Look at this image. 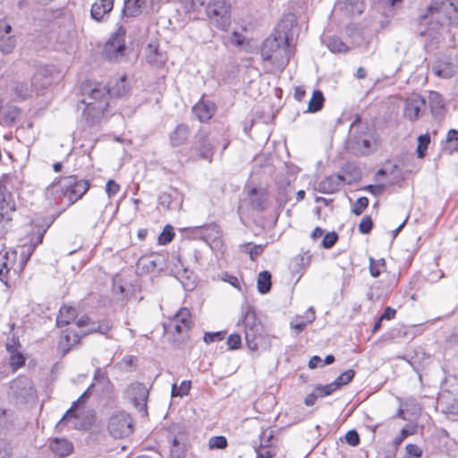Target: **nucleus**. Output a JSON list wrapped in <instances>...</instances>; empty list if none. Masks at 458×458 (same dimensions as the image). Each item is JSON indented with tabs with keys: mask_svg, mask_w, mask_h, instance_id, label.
<instances>
[{
	"mask_svg": "<svg viewBox=\"0 0 458 458\" xmlns=\"http://www.w3.org/2000/svg\"><path fill=\"white\" fill-rule=\"evenodd\" d=\"M223 339H224V333L222 331L206 333L203 337L204 342L207 344L218 342Z\"/></svg>",
	"mask_w": 458,
	"mask_h": 458,
	"instance_id": "obj_58",
	"label": "nucleus"
},
{
	"mask_svg": "<svg viewBox=\"0 0 458 458\" xmlns=\"http://www.w3.org/2000/svg\"><path fill=\"white\" fill-rule=\"evenodd\" d=\"M430 143V136L429 133L421 134L418 137V146H417V156L420 158H423L426 155L427 148Z\"/></svg>",
	"mask_w": 458,
	"mask_h": 458,
	"instance_id": "obj_41",
	"label": "nucleus"
},
{
	"mask_svg": "<svg viewBox=\"0 0 458 458\" xmlns=\"http://www.w3.org/2000/svg\"><path fill=\"white\" fill-rule=\"evenodd\" d=\"M192 111L200 122H207L215 113V105L211 102L199 101L193 106Z\"/></svg>",
	"mask_w": 458,
	"mask_h": 458,
	"instance_id": "obj_24",
	"label": "nucleus"
},
{
	"mask_svg": "<svg viewBox=\"0 0 458 458\" xmlns=\"http://www.w3.org/2000/svg\"><path fill=\"white\" fill-rule=\"evenodd\" d=\"M8 396L16 403H27L36 397V390L32 381L21 376L10 382Z\"/></svg>",
	"mask_w": 458,
	"mask_h": 458,
	"instance_id": "obj_10",
	"label": "nucleus"
},
{
	"mask_svg": "<svg viewBox=\"0 0 458 458\" xmlns=\"http://www.w3.org/2000/svg\"><path fill=\"white\" fill-rule=\"evenodd\" d=\"M140 262L148 270L153 271L161 263V259L159 257L144 258L140 259Z\"/></svg>",
	"mask_w": 458,
	"mask_h": 458,
	"instance_id": "obj_51",
	"label": "nucleus"
},
{
	"mask_svg": "<svg viewBox=\"0 0 458 458\" xmlns=\"http://www.w3.org/2000/svg\"><path fill=\"white\" fill-rule=\"evenodd\" d=\"M9 354H10V365L14 370L18 369L19 368H21L24 365L25 357L20 351L11 352Z\"/></svg>",
	"mask_w": 458,
	"mask_h": 458,
	"instance_id": "obj_47",
	"label": "nucleus"
},
{
	"mask_svg": "<svg viewBox=\"0 0 458 458\" xmlns=\"http://www.w3.org/2000/svg\"><path fill=\"white\" fill-rule=\"evenodd\" d=\"M120 190L119 184H117L114 180H109L106 185V191L109 198L116 195Z\"/></svg>",
	"mask_w": 458,
	"mask_h": 458,
	"instance_id": "obj_60",
	"label": "nucleus"
},
{
	"mask_svg": "<svg viewBox=\"0 0 458 458\" xmlns=\"http://www.w3.org/2000/svg\"><path fill=\"white\" fill-rule=\"evenodd\" d=\"M11 32L12 26L4 20H0V51L4 55L12 53L16 45L15 38Z\"/></svg>",
	"mask_w": 458,
	"mask_h": 458,
	"instance_id": "obj_17",
	"label": "nucleus"
},
{
	"mask_svg": "<svg viewBox=\"0 0 458 458\" xmlns=\"http://www.w3.org/2000/svg\"><path fill=\"white\" fill-rule=\"evenodd\" d=\"M125 93V87L117 89H106L99 83H87L82 87L83 99L85 105L83 116L90 124L98 123L109 105L108 99L111 95L121 96Z\"/></svg>",
	"mask_w": 458,
	"mask_h": 458,
	"instance_id": "obj_2",
	"label": "nucleus"
},
{
	"mask_svg": "<svg viewBox=\"0 0 458 458\" xmlns=\"http://www.w3.org/2000/svg\"><path fill=\"white\" fill-rule=\"evenodd\" d=\"M46 230H43L38 235L37 242L30 244L29 246H23L21 252V259L18 264H16L17 250H10L4 252H0V281L7 284L8 274L11 269L14 273H21L25 267L28 260L34 252L37 245L42 242L43 236Z\"/></svg>",
	"mask_w": 458,
	"mask_h": 458,
	"instance_id": "obj_6",
	"label": "nucleus"
},
{
	"mask_svg": "<svg viewBox=\"0 0 458 458\" xmlns=\"http://www.w3.org/2000/svg\"><path fill=\"white\" fill-rule=\"evenodd\" d=\"M227 446V439L224 436L212 437L208 440V448L214 449H225Z\"/></svg>",
	"mask_w": 458,
	"mask_h": 458,
	"instance_id": "obj_46",
	"label": "nucleus"
},
{
	"mask_svg": "<svg viewBox=\"0 0 458 458\" xmlns=\"http://www.w3.org/2000/svg\"><path fill=\"white\" fill-rule=\"evenodd\" d=\"M414 431L413 427L406 426L403 428L400 435L394 439V445L397 448L407 437L414 434Z\"/></svg>",
	"mask_w": 458,
	"mask_h": 458,
	"instance_id": "obj_49",
	"label": "nucleus"
},
{
	"mask_svg": "<svg viewBox=\"0 0 458 458\" xmlns=\"http://www.w3.org/2000/svg\"><path fill=\"white\" fill-rule=\"evenodd\" d=\"M243 326L248 348L259 351L268 347V336L263 335V327L258 320L252 307L246 305L242 308L241 318L237 326Z\"/></svg>",
	"mask_w": 458,
	"mask_h": 458,
	"instance_id": "obj_5",
	"label": "nucleus"
},
{
	"mask_svg": "<svg viewBox=\"0 0 458 458\" xmlns=\"http://www.w3.org/2000/svg\"><path fill=\"white\" fill-rule=\"evenodd\" d=\"M293 26V20L290 26L285 21H282L273 36L263 42L261 57L269 72H282L289 64L294 53V46L292 44L293 35L291 31Z\"/></svg>",
	"mask_w": 458,
	"mask_h": 458,
	"instance_id": "obj_1",
	"label": "nucleus"
},
{
	"mask_svg": "<svg viewBox=\"0 0 458 458\" xmlns=\"http://www.w3.org/2000/svg\"><path fill=\"white\" fill-rule=\"evenodd\" d=\"M146 0H124L123 13L126 17H136L141 13Z\"/></svg>",
	"mask_w": 458,
	"mask_h": 458,
	"instance_id": "obj_30",
	"label": "nucleus"
},
{
	"mask_svg": "<svg viewBox=\"0 0 458 458\" xmlns=\"http://www.w3.org/2000/svg\"><path fill=\"white\" fill-rule=\"evenodd\" d=\"M174 327L178 333H183L184 331L191 328V315L188 309H181L174 317Z\"/></svg>",
	"mask_w": 458,
	"mask_h": 458,
	"instance_id": "obj_21",
	"label": "nucleus"
},
{
	"mask_svg": "<svg viewBox=\"0 0 458 458\" xmlns=\"http://www.w3.org/2000/svg\"><path fill=\"white\" fill-rule=\"evenodd\" d=\"M352 150L356 154L368 155L371 151V142L367 138L354 137Z\"/></svg>",
	"mask_w": 458,
	"mask_h": 458,
	"instance_id": "obj_33",
	"label": "nucleus"
},
{
	"mask_svg": "<svg viewBox=\"0 0 458 458\" xmlns=\"http://www.w3.org/2000/svg\"><path fill=\"white\" fill-rule=\"evenodd\" d=\"M241 250L243 252L249 254L250 259L251 260H256V259L261 255L264 250V245L261 244H252L251 242L244 243L241 245Z\"/></svg>",
	"mask_w": 458,
	"mask_h": 458,
	"instance_id": "obj_37",
	"label": "nucleus"
},
{
	"mask_svg": "<svg viewBox=\"0 0 458 458\" xmlns=\"http://www.w3.org/2000/svg\"><path fill=\"white\" fill-rule=\"evenodd\" d=\"M420 25L428 26L421 30V35L431 36V30H437L444 23L458 24V3L454 0L433 1L427 8L425 14L420 17Z\"/></svg>",
	"mask_w": 458,
	"mask_h": 458,
	"instance_id": "obj_3",
	"label": "nucleus"
},
{
	"mask_svg": "<svg viewBox=\"0 0 458 458\" xmlns=\"http://www.w3.org/2000/svg\"><path fill=\"white\" fill-rule=\"evenodd\" d=\"M203 241L213 250L220 251L223 249V233L220 226L216 223L203 225Z\"/></svg>",
	"mask_w": 458,
	"mask_h": 458,
	"instance_id": "obj_14",
	"label": "nucleus"
},
{
	"mask_svg": "<svg viewBox=\"0 0 458 458\" xmlns=\"http://www.w3.org/2000/svg\"><path fill=\"white\" fill-rule=\"evenodd\" d=\"M337 5L351 15L360 14L364 7L361 0H337Z\"/></svg>",
	"mask_w": 458,
	"mask_h": 458,
	"instance_id": "obj_29",
	"label": "nucleus"
},
{
	"mask_svg": "<svg viewBox=\"0 0 458 458\" xmlns=\"http://www.w3.org/2000/svg\"><path fill=\"white\" fill-rule=\"evenodd\" d=\"M147 59L149 64L154 65H160L164 63V59L162 55L158 54L157 48H152V46H148V53L147 55Z\"/></svg>",
	"mask_w": 458,
	"mask_h": 458,
	"instance_id": "obj_48",
	"label": "nucleus"
},
{
	"mask_svg": "<svg viewBox=\"0 0 458 458\" xmlns=\"http://www.w3.org/2000/svg\"><path fill=\"white\" fill-rule=\"evenodd\" d=\"M458 71V64H454L445 59L437 60L432 65V72L441 79H451Z\"/></svg>",
	"mask_w": 458,
	"mask_h": 458,
	"instance_id": "obj_18",
	"label": "nucleus"
},
{
	"mask_svg": "<svg viewBox=\"0 0 458 458\" xmlns=\"http://www.w3.org/2000/svg\"><path fill=\"white\" fill-rule=\"evenodd\" d=\"M426 100L421 96L414 94L405 100L403 114L410 121L418 120L422 114Z\"/></svg>",
	"mask_w": 458,
	"mask_h": 458,
	"instance_id": "obj_15",
	"label": "nucleus"
},
{
	"mask_svg": "<svg viewBox=\"0 0 458 458\" xmlns=\"http://www.w3.org/2000/svg\"><path fill=\"white\" fill-rule=\"evenodd\" d=\"M11 444L4 439H0V458H11Z\"/></svg>",
	"mask_w": 458,
	"mask_h": 458,
	"instance_id": "obj_57",
	"label": "nucleus"
},
{
	"mask_svg": "<svg viewBox=\"0 0 458 458\" xmlns=\"http://www.w3.org/2000/svg\"><path fill=\"white\" fill-rule=\"evenodd\" d=\"M174 236V233L173 232V228L171 226H166L159 235L158 242L160 244H166L173 240Z\"/></svg>",
	"mask_w": 458,
	"mask_h": 458,
	"instance_id": "obj_52",
	"label": "nucleus"
},
{
	"mask_svg": "<svg viewBox=\"0 0 458 458\" xmlns=\"http://www.w3.org/2000/svg\"><path fill=\"white\" fill-rule=\"evenodd\" d=\"M406 453L409 456L420 458L422 455V450L417 445L408 444L406 445Z\"/></svg>",
	"mask_w": 458,
	"mask_h": 458,
	"instance_id": "obj_63",
	"label": "nucleus"
},
{
	"mask_svg": "<svg viewBox=\"0 0 458 458\" xmlns=\"http://www.w3.org/2000/svg\"><path fill=\"white\" fill-rule=\"evenodd\" d=\"M190 135L188 125L182 123L170 133L169 139L172 147H180L186 142Z\"/></svg>",
	"mask_w": 458,
	"mask_h": 458,
	"instance_id": "obj_23",
	"label": "nucleus"
},
{
	"mask_svg": "<svg viewBox=\"0 0 458 458\" xmlns=\"http://www.w3.org/2000/svg\"><path fill=\"white\" fill-rule=\"evenodd\" d=\"M124 395L131 401L139 411L147 414L148 390L144 384L139 382L131 383L125 389Z\"/></svg>",
	"mask_w": 458,
	"mask_h": 458,
	"instance_id": "obj_13",
	"label": "nucleus"
},
{
	"mask_svg": "<svg viewBox=\"0 0 458 458\" xmlns=\"http://www.w3.org/2000/svg\"><path fill=\"white\" fill-rule=\"evenodd\" d=\"M344 182V176L332 174L323 179L318 185L317 190L325 194H331L337 191Z\"/></svg>",
	"mask_w": 458,
	"mask_h": 458,
	"instance_id": "obj_19",
	"label": "nucleus"
},
{
	"mask_svg": "<svg viewBox=\"0 0 458 458\" xmlns=\"http://www.w3.org/2000/svg\"><path fill=\"white\" fill-rule=\"evenodd\" d=\"M16 177L13 174H4L0 178V224L5 225L13 220L16 206L8 188H14Z\"/></svg>",
	"mask_w": 458,
	"mask_h": 458,
	"instance_id": "obj_8",
	"label": "nucleus"
},
{
	"mask_svg": "<svg viewBox=\"0 0 458 458\" xmlns=\"http://www.w3.org/2000/svg\"><path fill=\"white\" fill-rule=\"evenodd\" d=\"M186 450V444L178 437L173 439V445L171 447V455L173 458H182Z\"/></svg>",
	"mask_w": 458,
	"mask_h": 458,
	"instance_id": "obj_39",
	"label": "nucleus"
},
{
	"mask_svg": "<svg viewBox=\"0 0 458 458\" xmlns=\"http://www.w3.org/2000/svg\"><path fill=\"white\" fill-rule=\"evenodd\" d=\"M5 348L9 353L19 351L20 344L14 337L8 338L5 344Z\"/></svg>",
	"mask_w": 458,
	"mask_h": 458,
	"instance_id": "obj_64",
	"label": "nucleus"
},
{
	"mask_svg": "<svg viewBox=\"0 0 458 458\" xmlns=\"http://www.w3.org/2000/svg\"><path fill=\"white\" fill-rule=\"evenodd\" d=\"M372 226H373V222H372L371 217L369 216H366L361 219V221L359 225V230L361 233L366 234L371 231Z\"/></svg>",
	"mask_w": 458,
	"mask_h": 458,
	"instance_id": "obj_55",
	"label": "nucleus"
},
{
	"mask_svg": "<svg viewBox=\"0 0 458 458\" xmlns=\"http://www.w3.org/2000/svg\"><path fill=\"white\" fill-rule=\"evenodd\" d=\"M249 199L252 208L262 211L266 208L268 194L264 189L252 188L249 191Z\"/></svg>",
	"mask_w": 458,
	"mask_h": 458,
	"instance_id": "obj_22",
	"label": "nucleus"
},
{
	"mask_svg": "<svg viewBox=\"0 0 458 458\" xmlns=\"http://www.w3.org/2000/svg\"><path fill=\"white\" fill-rule=\"evenodd\" d=\"M20 114V110L14 106H8L2 108L0 112V123L4 125H10L13 123Z\"/></svg>",
	"mask_w": 458,
	"mask_h": 458,
	"instance_id": "obj_31",
	"label": "nucleus"
},
{
	"mask_svg": "<svg viewBox=\"0 0 458 458\" xmlns=\"http://www.w3.org/2000/svg\"><path fill=\"white\" fill-rule=\"evenodd\" d=\"M364 190L369 191L373 196L377 197V196H380L384 192L385 186L383 184H376V185L369 184V185H367L364 188Z\"/></svg>",
	"mask_w": 458,
	"mask_h": 458,
	"instance_id": "obj_62",
	"label": "nucleus"
},
{
	"mask_svg": "<svg viewBox=\"0 0 458 458\" xmlns=\"http://www.w3.org/2000/svg\"><path fill=\"white\" fill-rule=\"evenodd\" d=\"M185 232L188 236L193 238V239H199L203 241V225L201 226H193V227H188L185 229Z\"/></svg>",
	"mask_w": 458,
	"mask_h": 458,
	"instance_id": "obj_53",
	"label": "nucleus"
},
{
	"mask_svg": "<svg viewBox=\"0 0 458 458\" xmlns=\"http://www.w3.org/2000/svg\"><path fill=\"white\" fill-rule=\"evenodd\" d=\"M51 450L60 457L69 455L72 449V444L64 438H55L50 444Z\"/></svg>",
	"mask_w": 458,
	"mask_h": 458,
	"instance_id": "obj_25",
	"label": "nucleus"
},
{
	"mask_svg": "<svg viewBox=\"0 0 458 458\" xmlns=\"http://www.w3.org/2000/svg\"><path fill=\"white\" fill-rule=\"evenodd\" d=\"M92 386L93 385L89 386V387L80 396V398L72 403L71 408L66 411V412L57 423V427L61 426L64 421L70 420L72 418L76 419L79 416L78 411L80 409L81 403H82L84 399L88 397V392Z\"/></svg>",
	"mask_w": 458,
	"mask_h": 458,
	"instance_id": "obj_28",
	"label": "nucleus"
},
{
	"mask_svg": "<svg viewBox=\"0 0 458 458\" xmlns=\"http://www.w3.org/2000/svg\"><path fill=\"white\" fill-rule=\"evenodd\" d=\"M191 383L189 380L182 381L180 386L174 384L172 386V397H183L187 395L191 390Z\"/></svg>",
	"mask_w": 458,
	"mask_h": 458,
	"instance_id": "obj_40",
	"label": "nucleus"
},
{
	"mask_svg": "<svg viewBox=\"0 0 458 458\" xmlns=\"http://www.w3.org/2000/svg\"><path fill=\"white\" fill-rule=\"evenodd\" d=\"M231 6L225 0H210L206 6V14L219 30H227L231 24Z\"/></svg>",
	"mask_w": 458,
	"mask_h": 458,
	"instance_id": "obj_9",
	"label": "nucleus"
},
{
	"mask_svg": "<svg viewBox=\"0 0 458 458\" xmlns=\"http://www.w3.org/2000/svg\"><path fill=\"white\" fill-rule=\"evenodd\" d=\"M221 279L223 281L230 284L234 288H237L239 291H242L241 285H240V281H239V279L235 276L230 275L228 273H225L222 276Z\"/></svg>",
	"mask_w": 458,
	"mask_h": 458,
	"instance_id": "obj_61",
	"label": "nucleus"
},
{
	"mask_svg": "<svg viewBox=\"0 0 458 458\" xmlns=\"http://www.w3.org/2000/svg\"><path fill=\"white\" fill-rule=\"evenodd\" d=\"M89 187L87 181L71 175L49 185L46 190V197L49 200V205L62 204L66 199V205L70 206L82 198Z\"/></svg>",
	"mask_w": 458,
	"mask_h": 458,
	"instance_id": "obj_4",
	"label": "nucleus"
},
{
	"mask_svg": "<svg viewBox=\"0 0 458 458\" xmlns=\"http://www.w3.org/2000/svg\"><path fill=\"white\" fill-rule=\"evenodd\" d=\"M444 151L449 155L458 151V131L451 129L447 131Z\"/></svg>",
	"mask_w": 458,
	"mask_h": 458,
	"instance_id": "obj_32",
	"label": "nucleus"
},
{
	"mask_svg": "<svg viewBox=\"0 0 458 458\" xmlns=\"http://www.w3.org/2000/svg\"><path fill=\"white\" fill-rule=\"evenodd\" d=\"M258 291L262 293H267L271 289V274L268 271H261L257 280Z\"/></svg>",
	"mask_w": 458,
	"mask_h": 458,
	"instance_id": "obj_34",
	"label": "nucleus"
},
{
	"mask_svg": "<svg viewBox=\"0 0 458 458\" xmlns=\"http://www.w3.org/2000/svg\"><path fill=\"white\" fill-rule=\"evenodd\" d=\"M369 273L371 276L377 277L386 271V266L384 259H374L369 257Z\"/></svg>",
	"mask_w": 458,
	"mask_h": 458,
	"instance_id": "obj_35",
	"label": "nucleus"
},
{
	"mask_svg": "<svg viewBox=\"0 0 458 458\" xmlns=\"http://www.w3.org/2000/svg\"><path fill=\"white\" fill-rule=\"evenodd\" d=\"M345 441L352 446H356L360 443V436L356 430H349L345 434Z\"/></svg>",
	"mask_w": 458,
	"mask_h": 458,
	"instance_id": "obj_59",
	"label": "nucleus"
},
{
	"mask_svg": "<svg viewBox=\"0 0 458 458\" xmlns=\"http://www.w3.org/2000/svg\"><path fill=\"white\" fill-rule=\"evenodd\" d=\"M124 51V31L119 30L106 43L103 55L109 61L117 62L123 56Z\"/></svg>",
	"mask_w": 458,
	"mask_h": 458,
	"instance_id": "obj_12",
	"label": "nucleus"
},
{
	"mask_svg": "<svg viewBox=\"0 0 458 458\" xmlns=\"http://www.w3.org/2000/svg\"><path fill=\"white\" fill-rule=\"evenodd\" d=\"M114 0H96L92 4L90 14L92 19L100 21L113 10Z\"/></svg>",
	"mask_w": 458,
	"mask_h": 458,
	"instance_id": "obj_20",
	"label": "nucleus"
},
{
	"mask_svg": "<svg viewBox=\"0 0 458 458\" xmlns=\"http://www.w3.org/2000/svg\"><path fill=\"white\" fill-rule=\"evenodd\" d=\"M428 105L434 116H442L444 114V98L436 91H430L428 95Z\"/></svg>",
	"mask_w": 458,
	"mask_h": 458,
	"instance_id": "obj_26",
	"label": "nucleus"
},
{
	"mask_svg": "<svg viewBox=\"0 0 458 458\" xmlns=\"http://www.w3.org/2000/svg\"><path fill=\"white\" fill-rule=\"evenodd\" d=\"M108 430L114 438H123L132 433V419L123 411H114L108 423Z\"/></svg>",
	"mask_w": 458,
	"mask_h": 458,
	"instance_id": "obj_11",
	"label": "nucleus"
},
{
	"mask_svg": "<svg viewBox=\"0 0 458 458\" xmlns=\"http://www.w3.org/2000/svg\"><path fill=\"white\" fill-rule=\"evenodd\" d=\"M328 49L333 53H343L347 51L348 47L338 38H329L327 42Z\"/></svg>",
	"mask_w": 458,
	"mask_h": 458,
	"instance_id": "obj_42",
	"label": "nucleus"
},
{
	"mask_svg": "<svg viewBox=\"0 0 458 458\" xmlns=\"http://www.w3.org/2000/svg\"><path fill=\"white\" fill-rule=\"evenodd\" d=\"M13 89L18 98H25L32 92V83L16 81Z\"/></svg>",
	"mask_w": 458,
	"mask_h": 458,
	"instance_id": "obj_38",
	"label": "nucleus"
},
{
	"mask_svg": "<svg viewBox=\"0 0 458 458\" xmlns=\"http://www.w3.org/2000/svg\"><path fill=\"white\" fill-rule=\"evenodd\" d=\"M80 330L76 331L68 328L59 342V349L66 353L72 346L80 343L81 336L91 334L99 333L106 335L110 330V326L106 322H98L89 324L88 317L79 318L74 324Z\"/></svg>",
	"mask_w": 458,
	"mask_h": 458,
	"instance_id": "obj_7",
	"label": "nucleus"
},
{
	"mask_svg": "<svg viewBox=\"0 0 458 458\" xmlns=\"http://www.w3.org/2000/svg\"><path fill=\"white\" fill-rule=\"evenodd\" d=\"M77 311L73 307L64 305L59 310V314L56 318V325L58 327L67 326L75 319Z\"/></svg>",
	"mask_w": 458,
	"mask_h": 458,
	"instance_id": "obj_27",
	"label": "nucleus"
},
{
	"mask_svg": "<svg viewBox=\"0 0 458 458\" xmlns=\"http://www.w3.org/2000/svg\"><path fill=\"white\" fill-rule=\"evenodd\" d=\"M337 239H338V235L336 234V233H335V232L327 233L322 240V245L326 249H330L335 245Z\"/></svg>",
	"mask_w": 458,
	"mask_h": 458,
	"instance_id": "obj_54",
	"label": "nucleus"
},
{
	"mask_svg": "<svg viewBox=\"0 0 458 458\" xmlns=\"http://www.w3.org/2000/svg\"><path fill=\"white\" fill-rule=\"evenodd\" d=\"M196 149L199 154V157L211 162L213 156V143L208 133L199 131L195 135Z\"/></svg>",
	"mask_w": 458,
	"mask_h": 458,
	"instance_id": "obj_16",
	"label": "nucleus"
},
{
	"mask_svg": "<svg viewBox=\"0 0 458 458\" xmlns=\"http://www.w3.org/2000/svg\"><path fill=\"white\" fill-rule=\"evenodd\" d=\"M242 344L241 335L238 334H231L227 338V345L230 350H237Z\"/></svg>",
	"mask_w": 458,
	"mask_h": 458,
	"instance_id": "obj_56",
	"label": "nucleus"
},
{
	"mask_svg": "<svg viewBox=\"0 0 458 458\" xmlns=\"http://www.w3.org/2000/svg\"><path fill=\"white\" fill-rule=\"evenodd\" d=\"M368 205H369L368 198L360 197L355 201L352 211L356 216H360L364 211V209L368 207Z\"/></svg>",
	"mask_w": 458,
	"mask_h": 458,
	"instance_id": "obj_50",
	"label": "nucleus"
},
{
	"mask_svg": "<svg viewBox=\"0 0 458 458\" xmlns=\"http://www.w3.org/2000/svg\"><path fill=\"white\" fill-rule=\"evenodd\" d=\"M324 103V96L321 91L314 90L311 98L309 101L308 112L316 113L319 111Z\"/></svg>",
	"mask_w": 458,
	"mask_h": 458,
	"instance_id": "obj_36",
	"label": "nucleus"
},
{
	"mask_svg": "<svg viewBox=\"0 0 458 458\" xmlns=\"http://www.w3.org/2000/svg\"><path fill=\"white\" fill-rule=\"evenodd\" d=\"M354 375H355V372L353 369H348V370L343 372L340 376H338L333 382L338 389V388H340V386H344V385L348 384L349 382H351L352 379L353 378Z\"/></svg>",
	"mask_w": 458,
	"mask_h": 458,
	"instance_id": "obj_43",
	"label": "nucleus"
},
{
	"mask_svg": "<svg viewBox=\"0 0 458 458\" xmlns=\"http://www.w3.org/2000/svg\"><path fill=\"white\" fill-rule=\"evenodd\" d=\"M258 458H271L276 454V449L272 445H259L256 449Z\"/></svg>",
	"mask_w": 458,
	"mask_h": 458,
	"instance_id": "obj_45",
	"label": "nucleus"
},
{
	"mask_svg": "<svg viewBox=\"0 0 458 458\" xmlns=\"http://www.w3.org/2000/svg\"><path fill=\"white\" fill-rule=\"evenodd\" d=\"M314 389L317 392V395H318L319 398H321L330 395L331 394L337 390V387L335 386L334 382H332L327 385H318L314 387Z\"/></svg>",
	"mask_w": 458,
	"mask_h": 458,
	"instance_id": "obj_44",
	"label": "nucleus"
}]
</instances>
